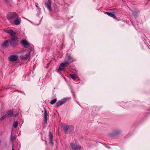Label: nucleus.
<instances>
[{"label":"nucleus","mask_w":150,"mask_h":150,"mask_svg":"<svg viewBox=\"0 0 150 150\" xmlns=\"http://www.w3.org/2000/svg\"><path fill=\"white\" fill-rule=\"evenodd\" d=\"M67 101V99L66 98L62 99L57 103L56 105L58 107L66 103Z\"/></svg>","instance_id":"6e6552de"},{"label":"nucleus","mask_w":150,"mask_h":150,"mask_svg":"<svg viewBox=\"0 0 150 150\" xmlns=\"http://www.w3.org/2000/svg\"><path fill=\"white\" fill-rule=\"evenodd\" d=\"M9 41L11 46L15 47L17 45L18 42L16 38H12Z\"/></svg>","instance_id":"f03ea898"},{"label":"nucleus","mask_w":150,"mask_h":150,"mask_svg":"<svg viewBox=\"0 0 150 150\" xmlns=\"http://www.w3.org/2000/svg\"><path fill=\"white\" fill-rule=\"evenodd\" d=\"M2 46L4 47H7L8 46V40L5 41L2 44Z\"/></svg>","instance_id":"2eb2a0df"},{"label":"nucleus","mask_w":150,"mask_h":150,"mask_svg":"<svg viewBox=\"0 0 150 150\" xmlns=\"http://www.w3.org/2000/svg\"><path fill=\"white\" fill-rule=\"evenodd\" d=\"M24 54L23 53L20 55V57L22 59H25L28 58L30 55V53L29 52H27L26 54L24 55Z\"/></svg>","instance_id":"9b49d317"},{"label":"nucleus","mask_w":150,"mask_h":150,"mask_svg":"<svg viewBox=\"0 0 150 150\" xmlns=\"http://www.w3.org/2000/svg\"><path fill=\"white\" fill-rule=\"evenodd\" d=\"M6 115H7L8 117L12 116L13 115V111L12 110H11L8 111Z\"/></svg>","instance_id":"dca6fc26"},{"label":"nucleus","mask_w":150,"mask_h":150,"mask_svg":"<svg viewBox=\"0 0 150 150\" xmlns=\"http://www.w3.org/2000/svg\"><path fill=\"white\" fill-rule=\"evenodd\" d=\"M21 43L23 46L25 47H28L30 46L29 43L26 40H22Z\"/></svg>","instance_id":"4468645a"},{"label":"nucleus","mask_w":150,"mask_h":150,"mask_svg":"<svg viewBox=\"0 0 150 150\" xmlns=\"http://www.w3.org/2000/svg\"><path fill=\"white\" fill-rule=\"evenodd\" d=\"M47 112L46 110L45 109H44V114L43 117L44 119L43 121L44 123H46L47 121Z\"/></svg>","instance_id":"ddd939ff"},{"label":"nucleus","mask_w":150,"mask_h":150,"mask_svg":"<svg viewBox=\"0 0 150 150\" xmlns=\"http://www.w3.org/2000/svg\"><path fill=\"white\" fill-rule=\"evenodd\" d=\"M74 80L78 78V76L76 74H72L70 76Z\"/></svg>","instance_id":"a211bd4d"},{"label":"nucleus","mask_w":150,"mask_h":150,"mask_svg":"<svg viewBox=\"0 0 150 150\" xmlns=\"http://www.w3.org/2000/svg\"><path fill=\"white\" fill-rule=\"evenodd\" d=\"M45 4L46 6L48 8L50 11H51V0H48L47 2H45Z\"/></svg>","instance_id":"9d476101"},{"label":"nucleus","mask_w":150,"mask_h":150,"mask_svg":"<svg viewBox=\"0 0 150 150\" xmlns=\"http://www.w3.org/2000/svg\"><path fill=\"white\" fill-rule=\"evenodd\" d=\"M67 66L68 65L67 62H64V63L60 64L59 67L57 70V71L59 72L63 71L64 69V67H67Z\"/></svg>","instance_id":"7ed1b4c3"},{"label":"nucleus","mask_w":150,"mask_h":150,"mask_svg":"<svg viewBox=\"0 0 150 150\" xmlns=\"http://www.w3.org/2000/svg\"><path fill=\"white\" fill-rule=\"evenodd\" d=\"M38 4L37 3H36L35 4V6H36V7L38 8H39L38 7Z\"/></svg>","instance_id":"bb28decb"},{"label":"nucleus","mask_w":150,"mask_h":150,"mask_svg":"<svg viewBox=\"0 0 150 150\" xmlns=\"http://www.w3.org/2000/svg\"><path fill=\"white\" fill-rule=\"evenodd\" d=\"M64 129L65 131V133H67L68 131L69 132H71L73 130L74 127L71 125H67L64 127Z\"/></svg>","instance_id":"20e7f679"},{"label":"nucleus","mask_w":150,"mask_h":150,"mask_svg":"<svg viewBox=\"0 0 150 150\" xmlns=\"http://www.w3.org/2000/svg\"><path fill=\"white\" fill-rule=\"evenodd\" d=\"M50 142L51 143L52 145L53 144V142L52 140V139H50Z\"/></svg>","instance_id":"a878e982"},{"label":"nucleus","mask_w":150,"mask_h":150,"mask_svg":"<svg viewBox=\"0 0 150 150\" xmlns=\"http://www.w3.org/2000/svg\"><path fill=\"white\" fill-rule=\"evenodd\" d=\"M71 146L74 150H80L81 149V146L78 145L76 144L72 143L71 144Z\"/></svg>","instance_id":"0eeeda50"},{"label":"nucleus","mask_w":150,"mask_h":150,"mask_svg":"<svg viewBox=\"0 0 150 150\" xmlns=\"http://www.w3.org/2000/svg\"><path fill=\"white\" fill-rule=\"evenodd\" d=\"M137 13H138L137 12L135 11L133 12V14L135 17H136L137 16Z\"/></svg>","instance_id":"b1692460"},{"label":"nucleus","mask_w":150,"mask_h":150,"mask_svg":"<svg viewBox=\"0 0 150 150\" xmlns=\"http://www.w3.org/2000/svg\"><path fill=\"white\" fill-rule=\"evenodd\" d=\"M4 31L5 33H7L9 34L10 36H11L12 38H16V33H15L12 30H4Z\"/></svg>","instance_id":"423d86ee"},{"label":"nucleus","mask_w":150,"mask_h":150,"mask_svg":"<svg viewBox=\"0 0 150 150\" xmlns=\"http://www.w3.org/2000/svg\"><path fill=\"white\" fill-rule=\"evenodd\" d=\"M18 58V56L15 55H11L8 57V60L11 61H16Z\"/></svg>","instance_id":"1a4fd4ad"},{"label":"nucleus","mask_w":150,"mask_h":150,"mask_svg":"<svg viewBox=\"0 0 150 150\" xmlns=\"http://www.w3.org/2000/svg\"><path fill=\"white\" fill-rule=\"evenodd\" d=\"M16 139V136H12V135L11 136V140L13 141Z\"/></svg>","instance_id":"4be33fe9"},{"label":"nucleus","mask_w":150,"mask_h":150,"mask_svg":"<svg viewBox=\"0 0 150 150\" xmlns=\"http://www.w3.org/2000/svg\"><path fill=\"white\" fill-rule=\"evenodd\" d=\"M57 100V99L56 98H55L52 100L51 102H50V103L51 104H54L55 103Z\"/></svg>","instance_id":"6ab92c4d"},{"label":"nucleus","mask_w":150,"mask_h":150,"mask_svg":"<svg viewBox=\"0 0 150 150\" xmlns=\"http://www.w3.org/2000/svg\"><path fill=\"white\" fill-rule=\"evenodd\" d=\"M18 122L17 121H14L13 124V127L15 128L18 125Z\"/></svg>","instance_id":"412c9836"},{"label":"nucleus","mask_w":150,"mask_h":150,"mask_svg":"<svg viewBox=\"0 0 150 150\" xmlns=\"http://www.w3.org/2000/svg\"><path fill=\"white\" fill-rule=\"evenodd\" d=\"M73 59L71 56L69 55H66V59L65 60L64 62H67L68 65L70 63L73 62Z\"/></svg>","instance_id":"39448f33"},{"label":"nucleus","mask_w":150,"mask_h":150,"mask_svg":"<svg viewBox=\"0 0 150 150\" xmlns=\"http://www.w3.org/2000/svg\"><path fill=\"white\" fill-rule=\"evenodd\" d=\"M12 150H14V149H13H13H12Z\"/></svg>","instance_id":"c85d7f7f"},{"label":"nucleus","mask_w":150,"mask_h":150,"mask_svg":"<svg viewBox=\"0 0 150 150\" xmlns=\"http://www.w3.org/2000/svg\"><path fill=\"white\" fill-rule=\"evenodd\" d=\"M5 2L7 3H8L10 2H11L12 1V0H4Z\"/></svg>","instance_id":"393cba45"},{"label":"nucleus","mask_w":150,"mask_h":150,"mask_svg":"<svg viewBox=\"0 0 150 150\" xmlns=\"http://www.w3.org/2000/svg\"><path fill=\"white\" fill-rule=\"evenodd\" d=\"M105 14H107L108 16H110L111 17H113L114 18H116V17H115V16L113 13H110L108 12H105Z\"/></svg>","instance_id":"f3484780"},{"label":"nucleus","mask_w":150,"mask_h":150,"mask_svg":"<svg viewBox=\"0 0 150 150\" xmlns=\"http://www.w3.org/2000/svg\"><path fill=\"white\" fill-rule=\"evenodd\" d=\"M8 116L7 115H5L3 116H2L0 118V120H3L4 119L6 118H7L8 117Z\"/></svg>","instance_id":"aec40b11"},{"label":"nucleus","mask_w":150,"mask_h":150,"mask_svg":"<svg viewBox=\"0 0 150 150\" xmlns=\"http://www.w3.org/2000/svg\"><path fill=\"white\" fill-rule=\"evenodd\" d=\"M21 19L18 16V17L16 18L13 22V23L16 25H18L21 23Z\"/></svg>","instance_id":"f8f14e48"},{"label":"nucleus","mask_w":150,"mask_h":150,"mask_svg":"<svg viewBox=\"0 0 150 150\" xmlns=\"http://www.w3.org/2000/svg\"><path fill=\"white\" fill-rule=\"evenodd\" d=\"M7 17L11 23H13L14 19L18 17V15L16 13L11 12L7 14Z\"/></svg>","instance_id":"f257e3e1"},{"label":"nucleus","mask_w":150,"mask_h":150,"mask_svg":"<svg viewBox=\"0 0 150 150\" xmlns=\"http://www.w3.org/2000/svg\"><path fill=\"white\" fill-rule=\"evenodd\" d=\"M18 115V114H17L15 116V117H16V116H17Z\"/></svg>","instance_id":"cd10ccee"},{"label":"nucleus","mask_w":150,"mask_h":150,"mask_svg":"<svg viewBox=\"0 0 150 150\" xmlns=\"http://www.w3.org/2000/svg\"><path fill=\"white\" fill-rule=\"evenodd\" d=\"M53 137V136L52 135V133L51 132H49V138L50 139H52Z\"/></svg>","instance_id":"5701e85b"}]
</instances>
